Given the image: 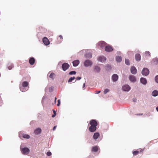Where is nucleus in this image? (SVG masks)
Wrapping results in <instances>:
<instances>
[{"label":"nucleus","instance_id":"f257e3e1","mask_svg":"<svg viewBox=\"0 0 158 158\" xmlns=\"http://www.w3.org/2000/svg\"><path fill=\"white\" fill-rule=\"evenodd\" d=\"M90 124L91 126L89 127V130L91 132H94L96 129V126L98 125L97 122L94 120H91L90 121Z\"/></svg>","mask_w":158,"mask_h":158},{"label":"nucleus","instance_id":"f03ea898","mask_svg":"<svg viewBox=\"0 0 158 158\" xmlns=\"http://www.w3.org/2000/svg\"><path fill=\"white\" fill-rule=\"evenodd\" d=\"M21 151L22 154L24 155H27L30 152V150L27 148H21Z\"/></svg>","mask_w":158,"mask_h":158},{"label":"nucleus","instance_id":"7ed1b4c3","mask_svg":"<svg viewBox=\"0 0 158 158\" xmlns=\"http://www.w3.org/2000/svg\"><path fill=\"white\" fill-rule=\"evenodd\" d=\"M38 30H39V32H38V35H40L41 33H46L47 31V30L45 28H44L42 27H39Z\"/></svg>","mask_w":158,"mask_h":158},{"label":"nucleus","instance_id":"20e7f679","mask_svg":"<svg viewBox=\"0 0 158 158\" xmlns=\"http://www.w3.org/2000/svg\"><path fill=\"white\" fill-rule=\"evenodd\" d=\"M84 65L85 67L91 66L92 64V62L89 60H86L84 62Z\"/></svg>","mask_w":158,"mask_h":158},{"label":"nucleus","instance_id":"39448f33","mask_svg":"<svg viewBox=\"0 0 158 158\" xmlns=\"http://www.w3.org/2000/svg\"><path fill=\"white\" fill-rule=\"evenodd\" d=\"M149 70L146 68H144L142 71V74L144 76H147L149 74Z\"/></svg>","mask_w":158,"mask_h":158},{"label":"nucleus","instance_id":"423d86ee","mask_svg":"<svg viewBox=\"0 0 158 158\" xmlns=\"http://www.w3.org/2000/svg\"><path fill=\"white\" fill-rule=\"evenodd\" d=\"M69 67V65L67 63H65L62 65V68L64 71L66 70Z\"/></svg>","mask_w":158,"mask_h":158},{"label":"nucleus","instance_id":"0eeeda50","mask_svg":"<svg viewBox=\"0 0 158 158\" xmlns=\"http://www.w3.org/2000/svg\"><path fill=\"white\" fill-rule=\"evenodd\" d=\"M131 72L132 74H135L137 73V70L135 67L132 66L131 68Z\"/></svg>","mask_w":158,"mask_h":158},{"label":"nucleus","instance_id":"6e6552de","mask_svg":"<svg viewBox=\"0 0 158 158\" xmlns=\"http://www.w3.org/2000/svg\"><path fill=\"white\" fill-rule=\"evenodd\" d=\"M98 60L99 61L103 62L106 61V58L103 56H101L98 58Z\"/></svg>","mask_w":158,"mask_h":158},{"label":"nucleus","instance_id":"1a4fd4ad","mask_svg":"<svg viewBox=\"0 0 158 158\" xmlns=\"http://www.w3.org/2000/svg\"><path fill=\"white\" fill-rule=\"evenodd\" d=\"M98 45L100 47L103 48L106 46V43L104 41H101L99 43Z\"/></svg>","mask_w":158,"mask_h":158},{"label":"nucleus","instance_id":"9d476101","mask_svg":"<svg viewBox=\"0 0 158 158\" xmlns=\"http://www.w3.org/2000/svg\"><path fill=\"white\" fill-rule=\"evenodd\" d=\"M125 91H128L130 89V87L129 85H124L122 88Z\"/></svg>","mask_w":158,"mask_h":158},{"label":"nucleus","instance_id":"9b49d317","mask_svg":"<svg viewBox=\"0 0 158 158\" xmlns=\"http://www.w3.org/2000/svg\"><path fill=\"white\" fill-rule=\"evenodd\" d=\"M112 47L110 46H106L105 47V51L108 52H110L113 51Z\"/></svg>","mask_w":158,"mask_h":158},{"label":"nucleus","instance_id":"f8f14e48","mask_svg":"<svg viewBox=\"0 0 158 158\" xmlns=\"http://www.w3.org/2000/svg\"><path fill=\"white\" fill-rule=\"evenodd\" d=\"M118 78V76L116 74H114L112 76V79L113 81L115 82L116 81Z\"/></svg>","mask_w":158,"mask_h":158},{"label":"nucleus","instance_id":"ddd939ff","mask_svg":"<svg viewBox=\"0 0 158 158\" xmlns=\"http://www.w3.org/2000/svg\"><path fill=\"white\" fill-rule=\"evenodd\" d=\"M80 61L78 60H76L73 61V63L74 66L76 67L79 64Z\"/></svg>","mask_w":158,"mask_h":158},{"label":"nucleus","instance_id":"4468645a","mask_svg":"<svg viewBox=\"0 0 158 158\" xmlns=\"http://www.w3.org/2000/svg\"><path fill=\"white\" fill-rule=\"evenodd\" d=\"M144 150V149H139V151H135L133 152L134 155H136L138 154L139 152H142Z\"/></svg>","mask_w":158,"mask_h":158},{"label":"nucleus","instance_id":"2eb2a0df","mask_svg":"<svg viewBox=\"0 0 158 158\" xmlns=\"http://www.w3.org/2000/svg\"><path fill=\"white\" fill-rule=\"evenodd\" d=\"M41 130L40 128H37L34 131V133L36 135H38L41 133Z\"/></svg>","mask_w":158,"mask_h":158},{"label":"nucleus","instance_id":"dca6fc26","mask_svg":"<svg viewBox=\"0 0 158 158\" xmlns=\"http://www.w3.org/2000/svg\"><path fill=\"white\" fill-rule=\"evenodd\" d=\"M135 59L137 61H139L141 59V56L139 54H136L135 55Z\"/></svg>","mask_w":158,"mask_h":158},{"label":"nucleus","instance_id":"f3484780","mask_svg":"<svg viewBox=\"0 0 158 158\" xmlns=\"http://www.w3.org/2000/svg\"><path fill=\"white\" fill-rule=\"evenodd\" d=\"M35 60L34 58L31 57L29 60V62L31 65H33L34 64Z\"/></svg>","mask_w":158,"mask_h":158},{"label":"nucleus","instance_id":"a211bd4d","mask_svg":"<svg viewBox=\"0 0 158 158\" xmlns=\"http://www.w3.org/2000/svg\"><path fill=\"white\" fill-rule=\"evenodd\" d=\"M129 79L132 82H135L136 80L135 77L133 75H130V76Z\"/></svg>","mask_w":158,"mask_h":158},{"label":"nucleus","instance_id":"6ab92c4d","mask_svg":"<svg viewBox=\"0 0 158 158\" xmlns=\"http://www.w3.org/2000/svg\"><path fill=\"white\" fill-rule=\"evenodd\" d=\"M140 82L143 84H146L147 82L146 79L143 78H141L140 79Z\"/></svg>","mask_w":158,"mask_h":158},{"label":"nucleus","instance_id":"aec40b11","mask_svg":"<svg viewBox=\"0 0 158 158\" xmlns=\"http://www.w3.org/2000/svg\"><path fill=\"white\" fill-rule=\"evenodd\" d=\"M99 135H100L99 133L96 132L94 134L93 138L94 139H96L98 138Z\"/></svg>","mask_w":158,"mask_h":158},{"label":"nucleus","instance_id":"412c9836","mask_svg":"<svg viewBox=\"0 0 158 158\" xmlns=\"http://www.w3.org/2000/svg\"><path fill=\"white\" fill-rule=\"evenodd\" d=\"M98 147L95 146L93 147L92 149V151L93 152H96L98 151Z\"/></svg>","mask_w":158,"mask_h":158},{"label":"nucleus","instance_id":"4be33fe9","mask_svg":"<svg viewBox=\"0 0 158 158\" xmlns=\"http://www.w3.org/2000/svg\"><path fill=\"white\" fill-rule=\"evenodd\" d=\"M116 59L117 62H120L122 60V57L120 56H117L116 57Z\"/></svg>","mask_w":158,"mask_h":158},{"label":"nucleus","instance_id":"5701e85b","mask_svg":"<svg viewBox=\"0 0 158 158\" xmlns=\"http://www.w3.org/2000/svg\"><path fill=\"white\" fill-rule=\"evenodd\" d=\"M100 70V68L98 66H95L94 69V70L95 72H98Z\"/></svg>","mask_w":158,"mask_h":158},{"label":"nucleus","instance_id":"b1692460","mask_svg":"<svg viewBox=\"0 0 158 158\" xmlns=\"http://www.w3.org/2000/svg\"><path fill=\"white\" fill-rule=\"evenodd\" d=\"M55 74L54 73H51L49 77L51 78L52 79H54L55 78Z\"/></svg>","mask_w":158,"mask_h":158},{"label":"nucleus","instance_id":"393cba45","mask_svg":"<svg viewBox=\"0 0 158 158\" xmlns=\"http://www.w3.org/2000/svg\"><path fill=\"white\" fill-rule=\"evenodd\" d=\"M152 94L153 96H156L158 95V92L157 90H155L153 91Z\"/></svg>","mask_w":158,"mask_h":158},{"label":"nucleus","instance_id":"a878e982","mask_svg":"<svg viewBox=\"0 0 158 158\" xmlns=\"http://www.w3.org/2000/svg\"><path fill=\"white\" fill-rule=\"evenodd\" d=\"M28 85V82L27 81H25L23 82L22 84V86L23 87H27Z\"/></svg>","mask_w":158,"mask_h":158},{"label":"nucleus","instance_id":"bb28decb","mask_svg":"<svg viewBox=\"0 0 158 158\" xmlns=\"http://www.w3.org/2000/svg\"><path fill=\"white\" fill-rule=\"evenodd\" d=\"M42 41L45 45H48L50 44L49 40H42Z\"/></svg>","mask_w":158,"mask_h":158},{"label":"nucleus","instance_id":"cd10ccee","mask_svg":"<svg viewBox=\"0 0 158 158\" xmlns=\"http://www.w3.org/2000/svg\"><path fill=\"white\" fill-rule=\"evenodd\" d=\"M23 137L24 138L29 139L30 138V136L26 134H23Z\"/></svg>","mask_w":158,"mask_h":158},{"label":"nucleus","instance_id":"c85d7f7f","mask_svg":"<svg viewBox=\"0 0 158 158\" xmlns=\"http://www.w3.org/2000/svg\"><path fill=\"white\" fill-rule=\"evenodd\" d=\"M85 56L87 58H90L92 57V54L90 53L86 54Z\"/></svg>","mask_w":158,"mask_h":158},{"label":"nucleus","instance_id":"c756f323","mask_svg":"<svg viewBox=\"0 0 158 158\" xmlns=\"http://www.w3.org/2000/svg\"><path fill=\"white\" fill-rule=\"evenodd\" d=\"M75 79V77H70L69 79V80L68 82L69 83L71 82L73 80H74Z\"/></svg>","mask_w":158,"mask_h":158},{"label":"nucleus","instance_id":"7c9ffc66","mask_svg":"<svg viewBox=\"0 0 158 158\" xmlns=\"http://www.w3.org/2000/svg\"><path fill=\"white\" fill-rule=\"evenodd\" d=\"M125 63L127 65H129L130 64V62L128 59H125Z\"/></svg>","mask_w":158,"mask_h":158},{"label":"nucleus","instance_id":"2f4dec72","mask_svg":"<svg viewBox=\"0 0 158 158\" xmlns=\"http://www.w3.org/2000/svg\"><path fill=\"white\" fill-rule=\"evenodd\" d=\"M14 66L13 64H10L8 66V69L10 70L12 69L13 68Z\"/></svg>","mask_w":158,"mask_h":158},{"label":"nucleus","instance_id":"473e14b6","mask_svg":"<svg viewBox=\"0 0 158 158\" xmlns=\"http://www.w3.org/2000/svg\"><path fill=\"white\" fill-rule=\"evenodd\" d=\"M76 73V72L74 71H71L69 73V75L75 74Z\"/></svg>","mask_w":158,"mask_h":158},{"label":"nucleus","instance_id":"72a5a7b5","mask_svg":"<svg viewBox=\"0 0 158 158\" xmlns=\"http://www.w3.org/2000/svg\"><path fill=\"white\" fill-rule=\"evenodd\" d=\"M24 87H20V90L23 92H25L26 90L24 89Z\"/></svg>","mask_w":158,"mask_h":158},{"label":"nucleus","instance_id":"f704fd0d","mask_svg":"<svg viewBox=\"0 0 158 158\" xmlns=\"http://www.w3.org/2000/svg\"><path fill=\"white\" fill-rule=\"evenodd\" d=\"M145 54L147 56H150V53L148 51H146L145 52Z\"/></svg>","mask_w":158,"mask_h":158},{"label":"nucleus","instance_id":"c9c22d12","mask_svg":"<svg viewBox=\"0 0 158 158\" xmlns=\"http://www.w3.org/2000/svg\"><path fill=\"white\" fill-rule=\"evenodd\" d=\"M109 91V90L108 89H106L104 90V92L105 94H106Z\"/></svg>","mask_w":158,"mask_h":158},{"label":"nucleus","instance_id":"e433bc0d","mask_svg":"<svg viewBox=\"0 0 158 158\" xmlns=\"http://www.w3.org/2000/svg\"><path fill=\"white\" fill-rule=\"evenodd\" d=\"M49 90L50 92H52L53 91V87L52 86L50 87Z\"/></svg>","mask_w":158,"mask_h":158},{"label":"nucleus","instance_id":"4c0bfd02","mask_svg":"<svg viewBox=\"0 0 158 158\" xmlns=\"http://www.w3.org/2000/svg\"><path fill=\"white\" fill-rule=\"evenodd\" d=\"M53 113H54V114H53L52 115V117H55L56 115V111L54 110H53Z\"/></svg>","mask_w":158,"mask_h":158},{"label":"nucleus","instance_id":"58836bf2","mask_svg":"<svg viewBox=\"0 0 158 158\" xmlns=\"http://www.w3.org/2000/svg\"><path fill=\"white\" fill-rule=\"evenodd\" d=\"M46 154L48 156H51L52 155V153L50 152H47Z\"/></svg>","mask_w":158,"mask_h":158},{"label":"nucleus","instance_id":"ea45409f","mask_svg":"<svg viewBox=\"0 0 158 158\" xmlns=\"http://www.w3.org/2000/svg\"><path fill=\"white\" fill-rule=\"evenodd\" d=\"M153 60L154 61V62H156V64H157L158 62V59L157 58H154L153 59Z\"/></svg>","mask_w":158,"mask_h":158},{"label":"nucleus","instance_id":"a19ab883","mask_svg":"<svg viewBox=\"0 0 158 158\" xmlns=\"http://www.w3.org/2000/svg\"><path fill=\"white\" fill-rule=\"evenodd\" d=\"M109 68L110 69V66L108 64L106 66V69L107 70H109Z\"/></svg>","mask_w":158,"mask_h":158},{"label":"nucleus","instance_id":"79ce46f5","mask_svg":"<svg viewBox=\"0 0 158 158\" xmlns=\"http://www.w3.org/2000/svg\"><path fill=\"white\" fill-rule=\"evenodd\" d=\"M155 81L157 83H158V75L156 77Z\"/></svg>","mask_w":158,"mask_h":158},{"label":"nucleus","instance_id":"37998d69","mask_svg":"<svg viewBox=\"0 0 158 158\" xmlns=\"http://www.w3.org/2000/svg\"><path fill=\"white\" fill-rule=\"evenodd\" d=\"M57 102H58V103H57V106H59L60 104V99H59L58 100Z\"/></svg>","mask_w":158,"mask_h":158},{"label":"nucleus","instance_id":"c03bdc74","mask_svg":"<svg viewBox=\"0 0 158 158\" xmlns=\"http://www.w3.org/2000/svg\"><path fill=\"white\" fill-rule=\"evenodd\" d=\"M81 77H77L76 78L77 80H80L81 79Z\"/></svg>","mask_w":158,"mask_h":158},{"label":"nucleus","instance_id":"a18cd8bd","mask_svg":"<svg viewBox=\"0 0 158 158\" xmlns=\"http://www.w3.org/2000/svg\"><path fill=\"white\" fill-rule=\"evenodd\" d=\"M59 39H63V37L62 36V35H60L59 36Z\"/></svg>","mask_w":158,"mask_h":158},{"label":"nucleus","instance_id":"49530a36","mask_svg":"<svg viewBox=\"0 0 158 158\" xmlns=\"http://www.w3.org/2000/svg\"><path fill=\"white\" fill-rule=\"evenodd\" d=\"M57 127V126H55L53 127V131H55L56 128V127Z\"/></svg>","mask_w":158,"mask_h":158},{"label":"nucleus","instance_id":"de8ad7c7","mask_svg":"<svg viewBox=\"0 0 158 158\" xmlns=\"http://www.w3.org/2000/svg\"><path fill=\"white\" fill-rule=\"evenodd\" d=\"M136 100H137V99H136V98H133V101H134V102H135V101H136Z\"/></svg>","mask_w":158,"mask_h":158},{"label":"nucleus","instance_id":"09e8293b","mask_svg":"<svg viewBox=\"0 0 158 158\" xmlns=\"http://www.w3.org/2000/svg\"><path fill=\"white\" fill-rule=\"evenodd\" d=\"M42 40H48V39L46 37H44Z\"/></svg>","mask_w":158,"mask_h":158},{"label":"nucleus","instance_id":"8fccbe9b","mask_svg":"<svg viewBox=\"0 0 158 158\" xmlns=\"http://www.w3.org/2000/svg\"><path fill=\"white\" fill-rule=\"evenodd\" d=\"M136 115H143V114L141 113V114H136Z\"/></svg>","mask_w":158,"mask_h":158},{"label":"nucleus","instance_id":"3c124183","mask_svg":"<svg viewBox=\"0 0 158 158\" xmlns=\"http://www.w3.org/2000/svg\"><path fill=\"white\" fill-rule=\"evenodd\" d=\"M100 92H101V91H98V92H97L96 93V94H98Z\"/></svg>","mask_w":158,"mask_h":158},{"label":"nucleus","instance_id":"603ef678","mask_svg":"<svg viewBox=\"0 0 158 158\" xmlns=\"http://www.w3.org/2000/svg\"><path fill=\"white\" fill-rule=\"evenodd\" d=\"M85 83H84L83 85V88H84L85 87Z\"/></svg>","mask_w":158,"mask_h":158},{"label":"nucleus","instance_id":"864d4df0","mask_svg":"<svg viewBox=\"0 0 158 158\" xmlns=\"http://www.w3.org/2000/svg\"><path fill=\"white\" fill-rule=\"evenodd\" d=\"M56 99H57V98H56V97H55V102H56Z\"/></svg>","mask_w":158,"mask_h":158},{"label":"nucleus","instance_id":"5fc2aeb1","mask_svg":"<svg viewBox=\"0 0 158 158\" xmlns=\"http://www.w3.org/2000/svg\"><path fill=\"white\" fill-rule=\"evenodd\" d=\"M156 109L157 111L158 112V107H156Z\"/></svg>","mask_w":158,"mask_h":158}]
</instances>
